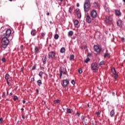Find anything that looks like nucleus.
<instances>
[{
    "instance_id": "nucleus-1",
    "label": "nucleus",
    "mask_w": 125,
    "mask_h": 125,
    "mask_svg": "<svg viewBox=\"0 0 125 125\" xmlns=\"http://www.w3.org/2000/svg\"><path fill=\"white\" fill-rule=\"evenodd\" d=\"M90 7H91L90 0H85L83 4L84 12L85 13H87L90 10Z\"/></svg>"
},
{
    "instance_id": "nucleus-2",
    "label": "nucleus",
    "mask_w": 125,
    "mask_h": 125,
    "mask_svg": "<svg viewBox=\"0 0 125 125\" xmlns=\"http://www.w3.org/2000/svg\"><path fill=\"white\" fill-rule=\"evenodd\" d=\"M1 42V48H4V49H5L9 43V40H8V38L4 37L2 38Z\"/></svg>"
},
{
    "instance_id": "nucleus-3",
    "label": "nucleus",
    "mask_w": 125,
    "mask_h": 125,
    "mask_svg": "<svg viewBox=\"0 0 125 125\" xmlns=\"http://www.w3.org/2000/svg\"><path fill=\"white\" fill-rule=\"evenodd\" d=\"M3 37L5 38H9L11 36V29H7L5 31V33L3 35Z\"/></svg>"
},
{
    "instance_id": "nucleus-4",
    "label": "nucleus",
    "mask_w": 125,
    "mask_h": 125,
    "mask_svg": "<svg viewBox=\"0 0 125 125\" xmlns=\"http://www.w3.org/2000/svg\"><path fill=\"white\" fill-rule=\"evenodd\" d=\"M91 69L94 72H96L98 71V65L96 63H92L91 66Z\"/></svg>"
},
{
    "instance_id": "nucleus-5",
    "label": "nucleus",
    "mask_w": 125,
    "mask_h": 125,
    "mask_svg": "<svg viewBox=\"0 0 125 125\" xmlns=\"http://www.w3.org/2000/svg\"><path fill=\"white\" fill-rule=\"evenodd\" d=\"M111 72L113 74V77L114 80H117L118 78V74L117 73V71H116V68L113 67L111 69Z\"/></svg>"
},
{
    "instance_id": "nucleus-6",
    "label": "nucleus",
    "mask_w": 125,
    "mask_h": 125,
    "mask_svg": "<svg viewBox=\"0 0 125 125\" xmlns=\"http://www.w3.org/2000/svg\"><path fill=\"white\" fill-rule=\"evenodd\" d=\"M84 18L86 20V22H87V23H88L89 24H90V22L92 21L91 17H90V16H89V14H88V13L85 14Z\"/></svg>"
},
{
    "instance_id": "nucleus-7",
    "label": "nucleus",
    "mask_w": 125,
    "mask_h": 125,
    "mask_svg": "<svg viewBox=\"0 0 125 125\" xmlns=\"http://www.w3.org/2000/svg\"><path fill=\"white\" fill-rule=\"evenodd\" d=\"M90 16L92 18H96L97 17V12L95 10H92L90 12Z\"/></svg>"
},
{
    "instance_id": "nucleus-8",
    "label": "nucleus",
    "mask_w": 125,
    "mask_h": 125,
    "mask_svg": "<svg viewBox=\"0 0 125 125\" xmlns=\"http://www.w3.org/2000/svg\"><path fill=\"white\" fill-rule=\"evenodd\" d=\"M69 80L68 79H64L62 81V86L63 87H66L68 84L69 83Z\"/></svg>"
},
{
    "instance_id": "nucleus-9",
    "label": "nucleus",
    "mask_w": 125,
    "mask_h": 125,
    "mask_svg": "<svg viewBox=\"0 0 125 125\" xmlns=\"http://www.w3.org/2000/svg\"><path fill=\"white\" fill-rule=\"evenodd\" d=\"M48 57L49 59H53L55 57V52L51 51L48 53Z\"/></svg>"
},
{
    "instance_id": "nucleus-10",
    "label": "nucleus",
    "mask_w": 125,
    "mask_h": 125,
    "mask_svg": "<svg viewBox=\"0 0 125 125\" xmlns=\"http://www.w3.org/2000/svg\"><path fill=\"white\" fill-rule=\"evenodd\" d=\"M94 49L97 53H100V52L101 51V48H100L99 45H95L94 46Z\"/></svg>"
},
{
    "instance_id": "nucleus-11",
    "label": "nucleus",
    "mask_w": 125,
    "mask_h": 125,
    "mask_svg": "<svg viewBox=\"0 0 125 125\" xmlns=\"http://www.w3.org/2000/svg\"><path fill=\"white\" fill-rule=\"evenodd\" d=\"M76 11L78 18L81 19L82 15L81 14V11H80V9H76Z\"/></svg>"
},
{
    "instance_id": "nucleus-12",
    "label": "nucleus",
    "mask_w": 125,
    "mask_h": 125,
    "mask_svg": "<svg viewBox=\"0 0 125 125\" xmlns=\"http://www.w3.org/2000/svg\"><path fill=\"white\" fill-rule=\"evenodd\" d=\"M105 22L107 24H110V23L112 22V18H111L110 17H107L105 20Z\"/></svg>"
},
{
    "instance_id": "nucleus-13",
    "label": "nucleus",
    "mask_w": 125,
    "mask_h": 125,
    "mask_svg": "<svg viewBox=\"0 0 125 125\" xmlns=\"http://www.w3.org/2000/svg\"><path fill=\"white\" fill-rule=\"evenodd\" d=\"M117 26L122 27L123 26V21L121 20H118L117 22Z\"/></svg>"
},
{
    "instance_id": "nucleus-14",
    "label": "nucleus",
    "mask_w": 125,
    "mask_h": 125,
    "mask_svg": "<svg viewBox=\"0 0 125 125\" xmlns=\"http://www.w3.org/2000/svg\"><path fill=\"white\" fill-rule=\"evenodd\" d=\"M93 7L94 8H98L99 7V5L98 4V3L95 2L93 3Z\"/></svg>"
},
{
    "instance_id": "nucleus-15",
    "label": "nucleus",
    "mask_w": 125,
    "mask_h": 125,
    "mask_svg": "<svg viewBox=\"0 0 125 125\" xmlns=\"http://www.w3.org/2000/svg\"><path fill=\"white\" fill-rule=\"evenodd\" d=\"M47 60V59L46 58V57H43V58L42 59V61L43 62V65H45V64H46Z\"/></svg>"
},
{
    "instance_id": "nucleus-16",
    "label": "nucleus",
    "mask_w": 125,
    "mask_h": 125,
    "mask_svg": "<svg viewBox=\"0 0 125 125\" xmlns=\"http://www.w3.org/2000/svg\"><path fill=\"white\" fill-rule=\"evenodd\" d=\"M79 23H80L79 22V21L76 20L75 21H74V26L75 27V28H78V25H79Z\"/></svg>"
},
{
    "instance_id": "nucleus-17",
    "label": "nucleus",
    "mask_w": 125,
    "mask_h": 125,
    "mask_svg": "<svg viewBox=\"0 0 125 125\" xmlns=\"http://www.w3.org/2000/svg\"><path fill=\"white\" fill-rule=\"evenodd\" d=\"M110 117H111V118H113V117H114V116H115V109H113L110 111Z\"/></svg>"
},
{
    "instance_id": "nucleus-18",
    "label": "nucleus",
    "mask_w": 125,
    "mask_h": 125,
    "mask_svg": "<svg viewBox=\"0 0 125 125\" xmlns=\"http://www.w3.org/2000/svg\"><path fill=\"white\" fill-rule=\"evenodd\" d=\"M69 60L70 61H74L75 60V56L73 54H71L69 56Z\"/></svg>"
},
{
    "instance_id": "nucleus-19",
    "label": "nucleus",
    "mask_w": 125,
    "mask_h": 125,
    "mask_svg": "<svg viewBox=\"0 0 125 125\" xmlns=\"http://www.w3.org/2000/svg\"><path fill=\"white\" fill-rule=\"evenodd\" d=\"M115 14L117 16H121V11L120 10H115Z\"/></svg>"
},
{
    "instance_id": "nucleus-20",
    "label": "nucleus",
    "mask_w": 125,
    "mask_h": 125,
    "mask_svg": "<svg viewBox=\"0 0 125 125\" xmlns=\"http://www.w3.org/2000/svg\"><path fill=\"white\" fill-rule=\"evenodd\" d=\"M60 73H62V72H63L64 73V75H66V69L64 68V67H61L60 70Z\"/></svg>"
},
{
    "instance_id": "nucleus-21",
    "label": "nucleus",
    "mask_w": 125,
    "mask_h": 125,
    "mask_svg": "<svg viewBox=\"0 0 125 125\" xmlns=\"http://www.w3.org/2000/svg\"><path fill=\"white\" fill-rule=\"evenodd\" d=\"M37 84L38 86H41L42 84V80H39L37 81Z\"/></svg>"
},
{
    "instance_id": "nucleus-22",
    "label": "nucleus",
    "mask_w": 125,
    "mask_h": 125,
    "mask_svg": "<svg viewBox=\"0 0 125 125\" xmlns=\"http://www.w3.org/2000/svg\"><path fill=\"white\" fill-rule=\"evenodd\" d=\"M74 35V32L73 31H69L68 32V37H72Z\"/></svg>"
},
{
    "instance_id": "nucleus-23",
    "label": "nucleus",
    "mask_w": 125,
    "mask_h": 125,
    "mask_svg": "<svg viewBox=\"0 0 125 125\" xmlns=\"http://www.w3.org/2000/svg\"><path fill=\"white\" fill-rule=\"evenodd\" d=\"M31 34L32 36H36V35H37V31H36L35 30H32Z\"/></svg>"
},
{
    "instance_id": "nucleus-24",
    "label": "nucleus",
    "mask_w": 125,
    "mask_h": 125,
    "mask_svg": "<svg viewBox=\"0 0 125 125\" xmlns=\"http://www.w3.org/2000/svg\"><path fill=\"white\" fill-rule=\"evenodd\" d=\"M65 49L64 47H62L60 50L61 53H65Z\"/></svg>"
},
{
    "instance_id": "nucleus-25",
    "label": "nucleus",
    "mask_w": 125,
    "mask_h": 125,
    "mask_svg": "<svg viewBox=\"0 0 125 125\" xmlns=\"http://www.w3.org/2000/svg\"><path fill=\"white\" fill-rule=\"evenodd\" d=\"M104 58H106V57H110V54L108 53H104Z\"/></svg>"
},
{
    "instance_id": "nucleus-26",
    "label": "nucleus",
    "mask_w": 125,
    "mask_h": 125,
    "mask_svg": "<svg viewBox=\"0 0 125 125\" xmlns=\"http://www.w3.org/2000/svg\"><path fill=\"white\" fill-rule=\"evenodd\" d=\"M9 79V74H6L5 75V79L6 81H8Z\"/></svg>"
},
{
    "instance_id": "nucleus-27",
    "label": "nucleus",
    "mask_w": 125,
    "mask_h": 125,
    "mask_svg": "<svg viewBox=\"0 0 125 125\" xmlns=\"http://www.w3.org/2000/svg\"><path fill=\"white\" fill-rule=\"evenodd\" d=\"M66 112L68 114H72V109L70 108H67L66 109Z\"/></svg>"
},
{
    "instance_id": "nucleus-28",
    "label": "nucleus",
    "mask_w": 125,
    "mask_h": 125,
    "mask_svg": "<svg viewBox=\"0 0 125 125\" xmlns=\"http://www.w3.org/2000/svg\"><path fill=\"white\" fill-rule=\"evenodd\" d=\"M55 40H58V39H59V35H58V34H56L54 35V37Z\"/></svg>"
},
{
    "instance_id": "nucleus-29",
    "label": "nucleus",
    "mask_w": 125,
    "mask_h": 125,
    "mask_svg": "<svg viewBox=\"0 0 125 125\" xmlns=\"http://www.w3.org/2000/svg\"><path fill=\"white\" fill-rule=\"evenodd\" d=\"M42 75H43V72L42 71H40L39 72V76L41 77V78H42Z\"/></svg>"
},
{
    "instance_id": "nucleus-30",
    "label": "nucleus",
    "mask_w": 125,
    "mask_h": 125,
    "mask_svg": "<svg viewBox=\"0 0 125 125\" xmlns=\"http://www.w3.org/2000/svg\"><path fill=\"white\" fill-rule=\"evenodd\" d=\"M73 7H70L69 8V13L71 14L72 12H73Z\"/></svg>"
},
{
    "instance_id": "nucleus-31",
    "label": "nucleus",
    "mask_w": 125,
    "mask_h": 125,
    "mask_svg": "<svg viewBox=\"0 0 125 125\" xmlns=\"http://www.w3.org/2000/svg\"><path fill=\"white\" fill-rule=\"evenodd\" d=\"M54 103L55 104H56L57 103H60V100H56L54 101Z\"/></svg>"
},
{
    "instance_id": "nucleus-32",
    "label": "nucleus",
    "mask_w": 125,
    "mask_h": 125,
    "mask_svg": "<svg viewBox=\"0 0 125 125\" xmlns=\"http://www.w3.org/2000/svg\"><path fill=\"white\" fill-rule=\"evenodd\" d=\"M105 62H104V61H102V62H101L99 63V66H102V65H104V63Z\"/></svg>"
},
{
    "instance_id": "nucleus-33",
    "label": "nucleus",
    "mask_w": 125,
    "mask_h": 125,
    "mask_svg": "<svg viewBox=\"0 0 125 125\" xmlns=\"http://www.w3.org/2000/svg\"><path fill=\"white\" fill-rule=\"evenodd\" d=\"M62 75H65V72H62V73L60 72V79H62Z\"/></svg>"
},
{
    "instance_id": "nucleus-34",
    "label": "nucleus",
    "mask_w": 125,
    "mask_h": 125,
    "mask_svg": "<svg viewBox=\"0 0 125 125\" xmlns=\"http://www.w3.org/2000/svg\"><path fill=\"white\" fill-rule=\"evenodd\" d=\"M89 61V58L87 57L85 60L84 62L85 63H88V62Z\"/></svg>"
},
{
    "instance_id": "nucleus-35",
    "label": "nucleus",
    "mask_w": 125,
    "mask_h": 125,
    "mask_svg": "<svg viewBox=\"0 0 125 125\" xmlns=\"http://www.w3.org/2000/svg\"><path fill=\"white\" fill-rule=\"evenodd\" d=\"M35 51L36 53L38 52L39 51V48H38L37 46H35Z\"/></svg>"
},
{
    "instance_id": "nucleus-36",
    "label": "nucleus",
    "mask_w": 125,
    "mask_h": 125,
    "mask_svg": "<svg viewBox=\"0 0 125 125\" xmlns=\"http://www.w3.org/2000/svg\"><path fill=\"white\" fill-rule=\"evenodd\" d=\"M18 99V97H17V96H14L13 100H14V101H16Z\"/></svg>"
},
{
    "instance_id": "nucleus-37",
    "label": "nucleus",
    "mask_w": 125,
    "mask_h": 125,
    "mask_svg": "<svg viewBox=\"0 0 125 125\" xmlns=\"http://www.w3.org/2000/svg\"><path fill=\"white\" fill-rule=\"evenodd\" d=\"M78 72L79 74H82V73H83V70H82V68H80L78 70Z\"/></svg>"
},
{
    "instance_id": "nucleus-38",
    "label": "nucleus",
    "mask_w": 125,
    "mask_h": 125,
    "mask_svg": "<svg viewBox=\"0 0 125 125\" xmlns=\"http://www.w3.org/2000/svg\"><path fill=\"white\" fill-rule=\"evenodd\" d=\"M2 97V98H4V97H5V92H3Z\"/></svg>"
},
{
    "instance_id": "nucleus-39",
    "label": "nucleus",
    "mask_w": 125,
    "mask_h": 125,
    "mask_svg": "<svg viewBox=\"0 0 125 125\" xmlns=\"http://www.w3.org/2000/svg\"><path fill=\"white\" fill-rule=\"evenodd\" d=\"M36 68H37V66H36V65H34L32 67V70H34L36 69Z\"/></svg>"
},
{
    "instance_id": "nucleus-40",
    "label": "nucleus",
    "mask_w": 125,
    "mask_h": 125,
    "mask_svg": "<svg viewBox=\"0 0 125 125\" xmlns=\"http://www.w3.org/2000/svg\"><path fill=\"white\" fill-rule=\"evenodd\" d=\"M2 62H5L6 61V60L5 59V58H2Z\"/></svg>"
},
{
    "instance_id": "nucleus-41",
    "label": "nucleus",
    "mask_w": 125,
    "mask_h": 125,
    "mask_svg": "<svg viewBox=\"0 0 125 125\" xmlns=\"http://www.w3.org/2000/svg\"><path fill=\"white\" fill-rule=\"evenodd\" d=\"M2 121H3L2 118H0V124H2Z\"/></svg>"
},
{
    "instance_id": "nucleus-42",
    "label": "nucleus",
    "mask_w": 125,
    "mask_h": 125,
    "mask_svg": "<svg viewBox=\"0 0 125 125\" xmlns=\"http://www.w3.org/2000/svg\"><path fill=\"white\" fill-rule=\"evenodd\" d=\"M42 37H44L45 36V33H42L41 34Z\"/></svg>"
},
{
    "instance_id": "nucleus-43",
    "label": "nucleus",
    "mask_w": 125,
    "mask_h": 125,
    "mask_svg": "<svg viewBox=\"0 0 125 125\" xmlns=\"http://www.w3.org/2000/svg\"><path fill=\"white\" fill-rule=\"evenodd\" d=\"M71 83H72V84H75V81L74 80H72L71 81Z\"/></svg>"
},
{
    "instance_id": "nucleus-44",
    "label": "nucleus",
    "mask_w": 125,
    "mask_h": 125,
    "mask_svg": "<svg viewBox=\"0 0 125 125\" xmlns=\"http://www.w3.org/2000/svg\"><path fill=\"white\" fill-rule=\"evenodd\" d=\"M81 119H82V120H84V116L83 115H82V117H81Z\"/></svg>"
},
{
    "instance_id": "nucleus-45",
    "label": "nucleus",
    "mask_w": 125,
    "mask_h": 125,
    "mask_svg": "<svg viewBox=\"0 0 125 125\" xmlns=\"http://www.w3.org/2000/svg\"><path fill=\"white\" fill-rule=\"evenodd\" d=\"M76 115H77V116H78V117H80V114L79 112H77Z\"/></svg>"
},
{
    "instance_id": "nucleus-46",
    "label": "nucleus",
    "mask_w": 125,
    "mask_h": 125,
    "mask_svg": "<svg viewBox=\"0 0 125 125\" xmlns=\"http://www.w3.org/2000/svg\"><path fill=\"white\" fill-rule=\"evenodd\" d=\"M49 77L52 78V75L51 74H49Z\"/></svg>"
},
{
    "instance_id": "nucleus-47",
    "label": "nucleus",
    "mask_w": 125,
    "mask_h": 125,
    "mask_svg": "<svg viewBox=\"0 0 125 125\" xmlns=\"http://www.w3.org/2000/svg\"><path fill=\"white\" fill-rule=\"evenodd\" d=\"M97 116H100V112H97Z\"/></svg>"
},
{
    "instance_id": "nucleus-48",
    "label": "nucleus",
    "mask_w": 125,
    "mask_h": 125,
    "mask_svg": "<svg viewBox=\"0 0 125 125\" xmlns=\"http://www.w3.org/2000/svg\"><path fill=\"white\" fill-rule=\"evenodd\" d=\"M22 103H23V104H25V103H26V101H25V100H23L22 101Z\"/></svg>"
},
{
    "instance_id": "nucleus-49",
    "label": "nucleus",
    "mask_w": 125,
    "mask_h": 125,
    "mask_svg": "<svg viewBox=\"0 0 125 125\" xmlns=\"http://www.w3.org/2000/svg\"><path fill=\"white\" fill-rule=\"evenodd\" d=\"M22 118L23 120H25V117L23 115H22Z\"/></svg>"
},
{
    "instance_id": "nucleus-50",
    "label": "nucleus",
    "mask_w": 125,
    "mask_h": 125,
    "mask_svg": "<svg viewBox=\"0 0 125 125\" xmlns=\"http://www.w3.org/2000/svg\"><path fill=\"white\" fill-rule=\"evenodd\" d=\"M57 32H58V28L56 29V34H57Z\"/></svg>"
},
{
    "instance_id": "nucleus-51",
    "label": "nucleus",
    "mask_w": 125,
    "mask_h": 125,
    "mask_svg": "<svg viewBox=\"0 0 125 125\" xmlns=\"http://www.w3.org/2000/svg\"><path fill=\"white\" fill-rule=\"evenodd\" d=\"M41 70H44V67H41Z\"/></svg>"
},
{
    "instance_id": "nucleus-52",
    "label": "nucleus",
    "mask_w": 125,
    "mask_h": 125,
    "mask_svg": "<svg viewBox=\"0 0 125 125\" xmlns=\"http://www.w3.org/2000/svg\"><path fill=\"white\" fill-rule=\"evenodd\" d=\"M7 82V84H9V82L8 81V80H6Z\"/></svg>"
},
{
    "instance_id": "nucleus-53",
    "label": "nucleus",
    "mask_w": 125,
    "mask_h": 125,
    "mask_svg": "<svg viewBox=\"0 0 125 125\" xmlns=\"http://www.w3.org/2000/svg\"><path fill=\"white\" fill-rule=\"evenodd\" d=\"M121 39H122V41H125V38L124 37H122Z\"/></svg>"
},
{
    "instance_id": "nucleus-54",
    "label": "nucleus",
    "mask_w": 125,
    "mask_h": 125,
    "mask_svg": "<svg viewBox=\"0 0 125 125\" xmlns=\"http://www.w3.org/2000/svg\"><path fill=\"white\" fill-rule=\"evenodd\" d=\"M77 7H79V6H80V4L77 3Z\"/></svg>"
},
{
    "instance_id": "nucleus-55",
    "label": "nucleus",
    "mask_w": 125,
    "mask_h": 125,
    "mask_svg": "<svg viewBox=\"0 0 125 125\" xmlns=\"http://www.w3.org/2000/svg\"><path fill=\"white\" fill-rule=\"evenodd\" d=\"M46 15H47V16H49V13H47Z\"/></svg>"
},
{
    "instance_id": "nucleus-56",
    "label": "nucleus",
    "mask_w": 125,
    "mask_h": 125,
    "mask_svg": "<svg viewBox=\"0 0 125 125\" xmlns=\"http://www.w3.org/2000/svg\"><path fill=\"white\" fill-rule=\"evenodd\" d=\"M112 95H113V96H115V92H112Z\"/></svg>"
},
{
    "instance_id": "nucleus-57",
    "label": "nucleus",
    "mask_w": 125,
    "mask_h": 125,
    "mask_svg": "<svg viewBox=\"0 0 125 125\" xmlns=\"http://www.w3.org/2000/svg\"><path fill=\"white\" fill-rule=\"evenodd\" d=\"M50 24H51V25L52 24H53V23H52V21H50Z\"/></svg>"
},
{
    "instance_id": "nucleus-58",
    "label": "nucleus",
    "mask_w": 125,
    "mask_h": 125,
    "mask_svg": "<svg viewBox=\"0 0 125 125\" xmlns=\"http://www.w3.org/2000/svg\"><path fill=\"white\" fill-rule=\"evenodd\" d=\"M31 81H35V79H34V78H32V79H31Z\"/></svg>"
},
{
    "instance_id": "nucleus-59",
    "label": "nucleus",
    "mask_w": 125,
    "mask_h": 125,
    "mask_svg": "<svg viewBox=\"0 0 125 125\" xmlns=\"http://www.w3.org/2000/svg\"><path fill=\"white\" fill-rule=\"evenodd\" d=\"M6 95H8V91H7V94Z\"/></svg>"
},
{
    "instance_id": "nucleus-60",
    "label": "nucleus",
    "mask_w": 125,
    "mask_h": 125,
    "mask_svg": "<svg viewBox=\"0 0 125 125\" xmlns=\"http://www.w3.org/2000/svg\"><path fill=\"white\" fill-rule=\"evenodd\" d=\"M21 111H24V108H21Z\"/></svg>"
},
{
    "instance_id": "nucleus-61",
    "label": "nucleus",
    "mask_w": 125,
    "mask_h": 125,
    "mask_svg": "<svg viewBox=\"0 0 125 125\" xmlns=\"http://www.w3.org/2000/svg\"><path fill=\"white\" fill-rule=\"evenodd\" d=\"M10 95H12L13 94L12 93V92H11V93H10Z\"/></svg>"
},
{
    "instance_id": "nucleus-62",
    "label": "nucleus",
    "mask_w": 125,
    "mask_h": 125,
    "mask_svg": "<svg viewBox=\"0 0 125 125\" xmlns=\"http://www.w3.org/2000/svg\"><path fill=\"white\" fill-rule=\"evenodd\" d=\"M59 1H62L63 0H58Z\"/></svg>"
},
{
    "instance_id": "nucleus-63",
    "label": "nucleus",
    "mask_w": 125,
    "mask_h": 125,
    "mask_svg": "<svg viewBox=\"0 0 125 125\" xmlns=\"http://www.w3.org/2000/svg\"><path fill=\"white\" fill-rule=\"evenodd\" d=\"M108 103H109V101L107 102L106 104H108Z\"/></svg>"
},
{
    "instance_id": "nucleus-64",
    "label": "nucleus",
    "mask_w": 125,
    "mask_h": 125,
    "mask_svg": "<svg viewBox=\"0 0 125 125\" xmlns=\"http://www.w3.org/2000/svg\"><path fill=\"white\" fill-rule=\"evenodd\" d=\"M124 2H125V0H123Z\"/></svg>"
}]
</instances>
